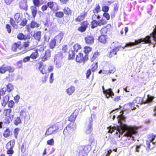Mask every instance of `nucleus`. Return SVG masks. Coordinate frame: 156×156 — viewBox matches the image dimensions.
<instances>
[{
    "mask_svg": "<svg viewBox=\"0 0 156 156\" xmlns=\"http://www.w3.org/2000/svg\"><path fill=\"white\" fill-rule=\"evenodd\" d=\"M101 11V8L99 4H97L96 7L93 10L94 14L92 16V21L91 22V28L92 29H94L98 26L105 25L107 23V21L103 18L99 20L100 16L99 15L96 14L98 13Z\"/></svg>",
    "mask_w": 156,
    "mask_h": 156,
    "instance_id": "nucleus-1",
    "label": "nucleus"
},
{
    "mask_svg": "<svg viewBox=\"0 0 156 156\" xmlns=\"http://www.w3.org/2000/svg\"><path fill=\"white\" fill-rule=\"evenodd\" d=\"M76 128V125L74 122H70L65 128L63 134L65 136H68V140L70 141H73L76 137V134L75 130Z\"/></svg>",
    "mask_w": 156,
    "mask_h": 156,
    "instance_id": "nucleus-2",
    "label": "nucleus"
},
{
    "mask_svg": "<svg viewBox=\"0 0 156 156\" xmlns=\"http://www.w3.org/2000/svg\"><path fill=\"white\" fill-rule=\"evenodd\" d=\"M117 130L121 134L126 132L125 135V136L130 137H131L133 134H135L137 132L136 129L134 127L127 126L123 124H122L121 126L117 128Z\"/></svg>",
    "mask_w": 156,
    "mask_h": 156,
    "instance_id": "nucleus-3",
    "label": "nucleus"
},
{
    "mask_svg": "<svg viewBox=\"0 0 156 156\" xmlns=\"http://www.w3.org/2000/svg\"><path fill=\"white\" fill-rule=\"evenodd\" d=\"M15 70V68L9 65H6L5 64H3L1 66H0V73L4 74L8 71L9 73L8 76L6 77L7 79L9 80H13L14 77V74L10 73H13Z\"/></svg>",
    "mask_w": 156,
    "mask_h": 156,
    "instance_id": "nucleus-4",
    "label": "nucleus"
},
{
    "mask_svg": "<svg viewBox=\"0 0 156 156\" xmlns=\"http://www.w3.org/2000/svg\"><path fill=\"white\" fill-rule=\"evenodd\" d=\"M12 110L10 108L5 109L3 112V114L5 117H3L2 121L6 124H9L12 120L13 117L11 115Z\"/></svg>",
    "mask_w": 156,
    "mask_h": 156,
    "instance_id": "nucleus-5",
    "label": "nucleus"
},
{
    "mask_svg": "<svg viewBox=\"0 0 156 156\" xmlns=\"http://www.w3.org/2000/svg\"><path fill=\"white\" fill-rule=\"evenodd\" d=\"M15 144V139L10 140L6 144L5 148L7 149L6 153L8 154H12L14 153L13 148Z\"/></svg>",
    "mask_w": 156,
    "mask_h": 156,
    "instance_id": "nucleus-6",
    "label": "nucleus"
},
{
    "mask_svg": "<svg viewBox=\"0 0 156 156\" xmlns=\"http://www.w3.org/2000/svg\"><path fill=\"white\" fill-rule=\"evenodd\" d=\"M38 69L42 74H46L48 72L49 73L52 71L54 69V67L52 66L48 67L46 65H43L42 63L41 62Z\"/></svg>",
    "mask_w": 156,
    "mask_h": 156,
    "instance_id": "nucleus-7",
    "label": "nucleus"
},
{
    "mask_svg": "<svg viewBox=\"0 0 156 156\" xmlns=\"http://www.w3.org/2000/svg\"><path fill=\"white\" fill-rule=\"evenodd\" d=\"M88 59V55H84L81 52L79 53L77 55L76 58V61L79 63H83L84 64Z\"/></svg>",
    "mask_w": 156,
    "mask_h": 156,
    "instance_id": "nucleus-8",
    "label": "nucleus"
},
{
    "mask_svg": "<svg viewBox=\"0 0 156 156\" xmlns=\"http://www.w3.org/2000/svg\"><path fill=\"white\" fill-rule=\"evenodd\" d=\"M121 48V46H117L112 49L111 47L108 48L107 49L108 52L107 56L108 57L111 58L115 55L117 53L119 50Z\"/></svg>",
    "mask_w": 156,
    "mask_h": 156,
    "instance_id": "nucleus-9",
    "label": "nucleus"
},
{
    "mask_svg": "<svg viewBox=\"0 0 156 156\" xmlns=\"http://www.w3.org/2000/svg\"><path fill=\"white\" fill-rule=\"evenodd\" d=\"M59 129V127L56 124L49 127L46 131L45 135L48 136L56 133Z\"/></svg>",
    "mask_w": 156,
    "mask_h": 156,
    "instance_id": "nucleus-10",
    "label": "nucleus"
},
{
    "mask_svg": "<svg viewBox=\"0 0 156 156\" xmlns=\"http://www.w3.org/2000/svg\"><path fill=\"white\" fill-rule=\"evenodd\" d=\"M51 56V51L49 49L45 51L44 54H41L39 57V59L41 61L44 62L48 60L50 58Z\"/></svg>",
    "mask_w": 156,
    "mask_h": 156,
    "instance_id": "nucleus-11",
    "label": "nucleus"
},
{
    "mask_svg": "<svg viewBox=\"0 0 156 156\" xmlns=\"http://www.w3.org/2000/svg\"><path fill=\"white\" fill-rule=\"evenodd\" d=\"M93 120L91 117L88 118L87 121V125L86 128V133L87 134H90L91 133L93 130Z\"/></svg>",
    "mask_w": 156,
    "mask_h": 156,
    "instance_id": "nucleus-12",
    "label": "nucleus"
},
{
    "mask_svg": "<svg viewBox=\"0 0 156 156\" xmlns=\"http://www.w3.org/2000/svg\"><path fill=\"white\" fill-rule=\"evenodd\" d=\"M154 98V97L148 95H147V99L143 101V99L141 97H138L137 98L136 101L138 100V103H143L144 104L149 103L152 102Z\"/></svg>",
    "mask_w": 156,
    "mask_h": 156,
    "instance_id": "nucleus-13",
    "label": "nucleus"
},
{
    "mask_svg": "<svg viewBox=\"0 0 156 156\" xmlns=\"http://www.w3.org/2000/svg\"><path fill=\"white\" fill-rule=\"evenodd\" d=\"M20 13H16L15 16V20H16L17 18H18L17 20H18L19 19H20V20L21 19V18L20 17ZM18 22L19 21L18 20L17 23H18ZM9 23L14 28L16 29L18 27L17 23H16V22L12 18H10Z\"/></svg>",
    "mask_w": 156,
    "mask_h": 156,
    "instance_id": "nucleus-14",
    "label": "nucleus"
},
{
    "mask_svg": "<svg viewBox=\"0 0 156 156\" xmlns=\"http://www.w3.org/2000/svg\"><path fill=\"white\" fill-rule=\"evenodd\" d=\"M89 24L87 20L83 21L81 23V26L78 27L77 30L81 32H85Z\"/></svg>",
    "mask_w": 156,
    "mask_h": 156,
    "instance_id": "nucleus-15",
    "label": "nucleus"
},
{
    "mask_svg": "<svg viewBox=\"0 0 156 156\" xmlns=\"http://www.w3.org/2000/svg\"><path fill=\"white\" fill-rule=\"evenodd\" d=\"M138 41L139 44L142 43L143 44H152L151 36L149 35L146 36L144 38L139 39Z\"/></svg>",
    "mask_w": 156,
    "mask_h": 156,
    "instance_id": "nucleus-16",
    "label": "nucleus"
},
{
    "mask_svg": "<svg viewBox=\"0 0 156 156\" xmlns=\"http://www.w3.org/2000/svg\"><path fill=\"white\" fill-rule=\"evenodd\" d=\"M48 6L52 10L57 11L59 10V6L57 3L50 1L47 4Z\"/></svg>",
    "mask_w": 156,
    "mask_h": 156,
    "instance_id": "nucleus-17",
    "label": "nucleus"
},
{
    "mask_svg": "<svg viewBox=\"0 0 156 156\" xmlns=\"http://www.w3.org/2000/svg\"><path fill=\"white\" fill-rule=\"evenodd\" d=\"M87 11L84 10L80 15L77 16L75 19V20L76 22H80L83 20L86 16H87Z\"/></svg>",
    "mask_w": 156,
    "mask_h": 156,
    "instance_id": "nucleus-18",
    "label": "nucleus"
},
{
    "mask_svg": "<svg viewBox=\"0 0 156 156\" xmlns=\"http://www.w3.org/2000/svg\"><path fill=\"white\" fill-rule=\"evenodd\" d=\"M90 150V147L89 145L84 146L83 147V149L79 152V154L87 156V154Z\"/></svg>",
    "mask_w": 156,
    "mask_h": 156,
    "instance_id": "nucleus-19",
    "label": "nucleus"
},
{
    "mask_svg": "<svg viewBox=\"0 0 156 156\" xmlns=\"http://www.w3.org/2000/svg\"><path fill=\"white\" fill-rule=\"evenodd\" d=\"M94 40V36L92 35L87 36L84 38L85 43L88 45H91L93 44Z\"/></svg>",
    "mask_w": 156,
    "mask_h": 156,
    "instance_id": "nucleus-20",
    "label": "nucleus"
},
{
    "mask_svg": "<svg viewBox=\"0 0 156 156\" xmlns=\"http://www.w3.org/2000/svg\"><path fill=\"white\" fill-rule=\"evenodd\" d=\"M78 114V112L76 110H75L73 113L70 116L68 120L71 122H74L76 117Z\"/></svg>",
    "mask_w": 156,
    "mask_h": 156,
    "instance_id": "nucleus-21",
    "label": "nucleus"
},
{
    "mask_svg": "<svg viewBox=\"0 0 156 156\" xmlns=\"http://www.w3.org/2000/svg\"><path fill=\"white\" fill-rule=\"evenodd\" d=\"M108 68L109 69L108 71H105V73L106 74H113L116 71V70L115 67L113 65H109Z\"/></svg>",
    "mask_w": 156,
    "mask_h": 156,
    "instance_id": "nucleus-22",
    "label": "nucleus"
},
{
    "mask_svg": "<svg viewBox=\"0 0 156 156\" xmlns=\"http://www.w3.org/2000/svg\"><path fill=\"white\" fill-rule=\"evenodd\" d=\"M103 92L106 97L108 98H109L110 96L114 95V94L111 89L107 90L103 89Z\"/></svg>",
    "mask_w": 156,
    "mask_h": 156,
    "instance_id": "nucleus-23",
    "label": "nucleus"
},
{
    "mask_svg": "<svg viewBox=\"0 0 156 156\" xmlns=\"http://www.w3.org/2000/svg\"><path fill=\"white\" fill-rule=\"evenodd\" d=\"M19 7L20 9L25 11L27 10V2L25 0H23L19 2Z\"/></svg>",
    "mask_w": 156,
    "mask_h": 156,
    "instance_id": "nucleus-24",
    "label": "nucleus"
},
{
    "mask_svg": "<svg viewBox=\"0 0 156 156\" xmlns=\"http://www.w3.org/2000/svg\"><path fill=\"white\" fill-rule=\"evenodd\" d=\"M21 42L20 41H18L17 42L13 43L12 45L11 50L13 51H16L17 48L21 46Z\"/></svg>",
    "mask_w": 156,
    "mask_h": 156,
    "instance_id": "nucleus-25",
    "label": "nucleus"
},
{
    "mask_svg": "<svg viewBox=\"0 0 156 156\" xmlns=\"http://www.w3.org/2000/svg\"><path fill=\"white\" fill-rule=\"evenodd\" d=\"M108 37L107 35H100L98 38V41L101 43L105 44L106 43L107 41Z\"/></svg>",
    "mask_w": 156,
    "mask_h": 156,
    "instance_id": "nucleus-26",
    "label": "nucleus"
},
{
    "mask_svg": "<svg viewBox=\"0 0 156 156\" xmlns=\"http://www.w3.org/2000/svg\"><path fill=\"white\" fill-rule=\"evenodd\" d=\"M20 116L21 118L23 119L24 120L27 119L29 118V114L27 113L26 111L24 110H21L20 112Z\"/></svg>",
    "mask_w": 156,
    "mask_h": 156,
    "instance_id": "nucleus-27",
    "label": "nucleus"
},
{
    "mask_svg": "<svg viewBox=\"0 0 156 156\" xmlns=\"http://www.w3.org/2000/svg\"><path fill=\"white\" fill-rule=\"evenodd\" d=\"M9 99V97L8 95H6L3 97L1 103L2 105L4 107L5 106Z\"/></svg>",
    "mask_w": 156,
    "mask_h": 156,
    "instance_id": "nucleus-28",
    "label": "nucleus"
},
{
    "mask_svg": "<svg viewBox=\"0 0 156 156\" xmlns=\"http://www.w3.org/2000/svg\"><path fill=\"white\" fill-rule=\"evenodd\" d=\"M12 131L8 127L6 128L3 133V136L5 138H7L12 135Z\"/></svg>",
    "mask_w": 156,
    "mask_h": 156,
    "instance_id": "nucleus-29",
    "label": "nucleus"
},
{
    "mask_svg": "<svg viewBox=\"0 0 156 156\" xmlns=\"http://www.w3.org/2000/svg\"><path fill=\"white\" fill-rule=\"evenodd\" d=\"M17 37L19 40H24L25 41L27 39H30V37L29 35H27V36L26 37L23 34L21 33L18 34L17 35Z\"/></svg>",
    "mask_w": 156,
    "mask_h": 156,
    "instance_id": "nucleus-30",
    "label": "nucleus"
},
{
    "mask_svg": "<svg viewBox=\"0 0 156 156\" xmlns=\"http://www.w3.org/2000/svg\"><path fill=\"white\" fill-rule=\"evenodd\" d=\"M30 56V57H31V58L32 59H35L37 58L39 56L38 49H35L34 51L33 52Z\"/></svg>",
    "mask_w": 156,
    "mask_h": 156,
    "instance_id": "nucleus-31",
    "label": "nucleus"
},
{
    "mask_svg": "<svg viewBox=\"0 0 156 156\" xmlns=\"http://www.w3.org/2000/svg\"><path fill=\"white\" fill-rule=\"evenodd\" d=\"M63 34L62 33H59L57 36H55L54 38H53L55 40L56 42L60 43L61 42L63 37Z\"/></svg>",
    "mask_w": 156,
    "mask_h": 156,
    "instance_id": "nucleus-32",
    "label": "nucleus"
},
{
    "mask_svg": "<svg viewBox=\"0 0 156 156\" xmlns=\"http://www.w3.org/2000/svg\"><path fill=\"white\" fill-rule=\"evenodd\" d=\"M63 13L66 16H71L72 11L68 7H65L63 9Z\"/></svg>",
    "mask_w": 156,
    "mask_h": 156,
    "instance_id": "nucleus-33",
    "label": "nucleus"
},
{
    "mask_svg": "<svg viewBox=\"0 0 156 156\" xmlns=\"http://www.w3.org/2000/svg\"><path fill=\"white\" fill-rule=\"evenodd\" d=\"M41 32L38 31L34 34L33 36L35 39L38 41H39L41 38Z\"/></svg>",
    "mask_w": 156,
    "mask_h": 156,
    "instance_id": "nucleus-34",
    "label": "nucleus"
},
{
    "mask_svg": "<svg viewBox=\"0 0 156 156\" xmlns=\"http://www.w3.org/2000/svg\"><path fill=\"white\" fill-rule=\"evenodd\" d=\"M43 0H33V3L34 6L38 7L44 3Z\"/></svg>",
    "mask_w": 156,
    "mask_h": 156,
    "instance_id": "nucleus-35",
    "label": "nucleus"
},
{
    "mask_svg": "<svg viewBox=\"0 0 156 156\" xmlns=\"http://www.w3.org/2000/svg\"><path fill=\"white\" fill-rule=\"evenodd\" d=\"M82 47L81 45L78 43L75 44L73 46V51L74 52H78L82 49Z\"/></svg>",
    "mask_w": 156,
    "mask_h": 156,
    "instance_id": "nucleus-36",
    "label": "nucleus"
},
{
    "mask_svg": "<svg viewBox=\"0 0 156 156\" xmlns=\"http://www.w3.org/2000/svg\"><path fill=\"white\" fill-rule=\"evenodd\" d=\"M156 137V135L153 133H151L148 135L147 136V138L153 144H154L156 143V142H154L153 141L155 140Z\"/></svg>",
    "mask_w": 156,
    "mask_h": 156,
    "instance_id": "nucleus-37",
    "label": "nucleus"
},
{
    "mask_svg": "<svg viewBox=\"0 0 156 156\" xmlns=\"http://www.w3.org/2000/svg\"><path fill=\"white\" fill-rule=\"evenodd\" d=\"M75 90L74 87L71 86L67 89L66 90V91L69 95H70L74 92Z\"/></svg>",
    "mask_w": 156,
    "mask_h": 156,
    "instance_id": "nucleus-38",
    "label": "nucleus"
},
{
    "mask_svg": "<svg viewBox=\"0 0 156 156\" xmlns=\"http://www.w3.org/2000/svg\"><path fill=\"white\" fill-rule=\"evenodd\" d=\"M36 7L34 6H32L30 8L32 16L34 18L35 17L37 13V10Z\"/></svg>",
    "mask_w": 156,
    "mask_h": 156,
    "instance_id": "nucleus-39",
    "label": "nucleus"
},
{
    "mask_svg": "<svg viewBox=\"0 0 156 156\" xmlns=\"http://www.w3.org/2000/svg\"><path fill=\"white\" fill-rule=\"evenodd\" d=\"M109 30V29L107 27L102 28L101 30V35H107L108 32Z\"/></svg>",
    "mask_w": 156,
    "mask_h": 156,
    "instance_id": "nucleus-40",
    "label": "nucleus"
},
{
    "mask_svg": "<svg viewBox=\"0 0 156 156\" xmlns=\"http://www.w3.org/2000/svg\"><path fill=\"white\" fill-rule=\"evenodd\" d=\"M56 42L55 41V40L53 38L52 39L49 43L50 48L52 49L54 48L56 46Z\"/></svg>",
    "mask_w": 156,
    "mask_h": 156,
    "instance_id": "nucleus-41",
    "label": "nucleus"
},
{
    "mask_svg": "<svg viewBox=\"0 0 156 156\" xmlns=\"http://www.w3.org/2000/svg\"><path fill=\"white\" fill-rule=\"evenodd\" d=\"M39 27V25L34 21H32L30 24V27L31 28L38 27Z\"/></svg>",
    "mask_w": 156,
    "mask_h": 156,
    "instance_id": "nucleus-42",
    "label": "nucleus"
},
{
    "mask_svg": "<svg viewBox=\"0 0 156 156\" xmlns=\"http://www.w3.org/2000/svg\"><path fill=\"white\" fill-rule=\"evenodd\" d=\"M92 48L89 46H86L84 48V52L86 55H87L91 51Z\"/></svg>",
    "mask_w": 156,
    "mask_h": 156,
    "instance_id": "nucleus-43",
    "label": "nucleus"
},
{
    "mask_svg": "<svg viewBox=\"0 0 156 156\" xmlns=\"http://www.w3.org/2000/svg\"><path fill=\"white\" fill-rule=\"evenodd\" d=\"M20 130V129L19 128H16L14 129V136L15 138L16 139H17L18 138V136Z\"/></svg>",
    "mask_w": 156,
    "mask_h": 156,
    "instance_id": "nucleus-44",
    "label": "nucleus"
},
{
    "mask_svg": "<svg viewBox=\"0 0 156 156\" xmlns=\"http://www.w3.org/2000/svg\"><path fill=\"white\" fill-rule=\"evenodd\" d=\"M21 122V120L19 117L15 118L14 121V124L15 125H17Z\"/></svg>",
    "mask_w": 156,
    "mask_h": 156,
    "instance_id": "nucleus-45",
    "label": "nucleus"
},
{
    "mask_svg": "<svg viewBox=\"0 0 156 156\" xmlns=\"http://www.w3.org/2000/svg\"><path fill=\"white\" fill-rule=\"evenodd\" d=\"M98 62H95L93 63L91 66V70L93 72H94L98 68Z\"/></svg>",
    "mask_w": 156,
    "mask_h": 156,
    "instance_id": "nucleus-46",
    "label": "nucleus"
},
{
    "mask_svg": "<svg viewBox=\"0 0 156 156\" xmlns=\"http://www.w3.org/2000/svg\"><path fill=\"white\" fill-rule=\"evenodd\" d=\"M138 44H139V43L137 40H135L134 42H129L128 43H126V47L130 46H132L136 45Z\"/></svg>",
    "mask_w": 156,
    "mask_h": 156,
    "instance_id": "nucleus-47",
    "label": "nucleus"
},
{
    "mask_svg": "<svg viewBox=\"0 0 156 156\" xmlns=\"http://www.w3.org/2000/svg\"><path fill=\"white\" fill-rule=\"evenodd\" d=\"M64 13L61 11L56 12L55 13V16L57 18H61L63 17Z\"/></svg>",
    "mask_w": 156,
    "mask_h": 156,
    "instance_id": "nucleus-48",
    "label": "nucleus"
},
{
    "mask_svg": "<svg viewBox=\"0 0 156 156\" xmlns=\"http://www.w3.org/2000/svg\"><path fill=\"white\" fill-rule=\"evenodd\" d=\"M98 55L99 53L98 52H95L90 59L91 61L92 62L94 61L98 58Z\"/></svg>",
    "mask_w": 156,
    "mask_h": 156,
    "instance_id": "nucleus-49",
    "label": "nucleus"
},
{
    "mask_svg": "<svg viewBox=\"0 0 156 156\" xmlns=\"http://www.w3.org/2000/svg\"><path fill=\"white\" fill-rule=\"evenodd\" d=\"M6 87L7 90L9 92L12 91L13 89V86L10 83H9Z\"/></svg>",
    "mask_w": 156,
    "mask_h": 156,
    "instance_id": "nucleus-50",
    "label": "nucleus"
},
{
    "mask_svg": "<svg viewBox=\"0 0 156 156\" xmlns=\"http://www.w3.org/2000/svg\"><path fill=\"white\" fill-rule=\"evenodd\" d=\"M16 66L18 69L22 68L23 67V61L22 60H19L16 63Z\"/></svg>",
    "mask_w": 156,
    "mask_h": 156,
    "instance_id": "nucleus-51",
    "label": "nucleus"
},
{
    "mask_svg": "<svg viewBox=\"0 0 156 156\" xmlns=\"http://www.w3.org/2000/svg\"><path fill=\"white\" fill-rule=\"evenodd\" d=\"M8 102V106L9 107L11 108H13L14 107L15 103L13 100H11Z\"/></svg>",
    "mask_w": 156,
    "mask_h": 156,
    "instance_id": "nucleus-52",
    "label": "nucleus"
},
{
    "mask_svg": "<svg viewBox=\"0 0 156 156\" xmlns=\"http://www.w3.org/2000/svg\"><path fill=\"white\" fill-rule=\"evenodd\" d=\"M27 20L25 18L22 20L19 25L22 27H24L27 25Z\"/></svg>",
    "mask_w": 156,
    "mask_h": 156,
    "instance_id": "nucleus-53",
    "label": "nucleus"
},
{
    "mask_svg": "<svg viewBox=\"0 0 156 156\" xmlns=\"http://www.w3.org/2000/svg\"><path fill=\"white\" fill-rule=\"evenodd\" d=\"M5 28L9 34H10L11 32L12 27L9 24H7L5 26Z\"/></svg>",
    "mask_w": 156,
    "mask_h": 156,
    "instance_id": "nucleus-54",
    "label": "nucleus"
},
{
    "mask_svg": "<svg viewBox=\"0 0 156 156\" xmlns=\"http://www.w3.org/2000/svg\"><path fill=\"white\" fill-rule=\"evenodd\" d=\"M47 144L48 145L53 146L54 144V141L53 139L51 138L48 140L47 141Z\"/></svg>",
    "mask_w": 156,
    "mask_h": 156,
    "instance_id": "nucleus-55",
    "label": "nucleus"
},
{
    "mask_svg": "<svg viewBox=\"0 0 156 156\" xmlns=\"http://www.w3.org/2000/svg\"><path fill=\"white\" fill-rule=\"evenodd\" d=\"M107 129H108V132L109 133H112L114 132V130H115L116 128L115 127H112L111 126L107 127Z\"/></svg>",
    "mask_w": 156,
    "mask_h": 156,
    "instance_id": "nucleus-56",
    "label": "nucleus"
},
{
    "mask_svg": "<svg viewBox=\"0 0 156 156\" xmlns=\"http://www.w3.org/2000/svg\"><path fill=\"white\" fill-rule=\"evenodd\" d=\"M30 58L31 57H30V56H27L23 58V61L24 63H26L27 62H30Z\"/></svg>",
    "mask_w": 156,
    "mask_h": 156,
    "instance_id": "nucleus-57",
    "label": "nucleus"
},
{
    "mask_svg": "<svg viewBox=\"0 0 156 156\" xmlns=\"http://www.w3.org/2000/svg\"><path fill=\"white\" fill-rule=\"evenodd\" d=\"M75 53L73 52V50L69 51V57L70 58H74L75 57Z\"/></svg>",
    "mask_w": 156,
    "mask_h": 156,
    "instance_id": "nucleus-58",
    "label": "nucleus"
},
{
    "mask_svg": "<svg viewBox=\"0 0 156 156\" xmlns=\"http://www.w3.org/2000/svg\"><path fill=\"white\" fill-rule=\"evenodd\" d=\"M121 112H122V113H121L120 115L118 116V118H119V119L120 120V121H125V118L123 115V112L122 111Z\"/></svg>",
    "mask_w": 156,
    "mask_h": 156,
    "instance_id": "nucleus-59",
    "label": "nucleus"
},
{
    "mask_svg": "<svg viewBox=\"0 0 156 156\" xmlns=\"http://www.w3.org/2000/svg\"><path fill=\"white\" fill-rule=\"evenodd\" d=\"M30 43V42L29 41H27L24 42L23 45V47L26 48L29 47Z\"/></svg>",
    "mask_w": 156,
    "mask_h": 156,
    "instance_id": "nucleus-60",
    "label": "nucleus"
},
{
    "mask_svg": "<svg viewBox=\"0 0 156 156\" xmlns=\"http://www.w3.org/2000/svg\"><path fill=\"white\" fill-rule=\"evenodd\" d=\"M103 16L107 20H109L110 19V15L107 12H104L103 14Z\"/></svg>",
    "mask_w": 156,
    "mask_h": 156,
    "instance_id": "nucleus-61",
    "label": "nucleus"
},
{
    "mask_svg": "<svg viewBox=\"0 0 156 156\" xmlns=\"http://www.w3.org/2000/svg\"><path fill=\"white\" fill-rule=\"evenodd\" d=\"M109 8L108 6H105L102 7V11L104 12H107L109 10Z\"/></svg>",
    "mask_w": 156,
    "mask_h": 156,
    "instance_id": "nucleus-62",
    "label": "nucleus"
},
{
    "mask_svg": "<svg viewBox=\"0 0 156 156\" xmlns=\"http://www.w3.org/2000/svg\"><path fill=\"white\" fill-rule=\"evenodd\" d=\"M151 141L147 140H146V145L147 146V148H148V150H149L150 149V146H151Z\"/></svg>",
    "mask_w": 156,
    "mask_h": 156,
    "instance_id": "nucleus-63",
    "label": "nucleus"
},
{
    "mask_svg": "<svg viewBox=\"0 0 156 156\" xmlns=\"http://www.w3.org/2000/svg\"><path fill=\"white\" fill-rule=\"evenodd\" d=\"M91 74V70L90 69L87 70L86 73V77L87 78H89Z\"/></svg>",
    "mask_w": 156,
    "mask_h": 156,
    "instance_id": "nucleus-64",
    "label": "nucleus"
}]
</instances>
